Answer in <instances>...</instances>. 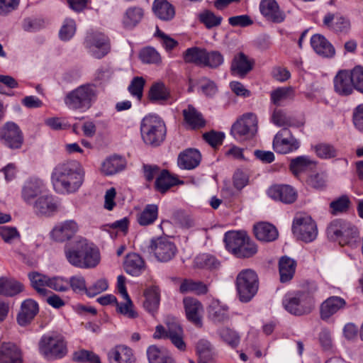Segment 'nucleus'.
Masks as SVG:
<instances>
[{
  "mask_svg": "<svg viewBox=\"0 0 363 363\" xmlns=\"http://www.w3.org/2000/svg\"><path fill=\"white\" fill-rule=\"evenodd\" d=\"M84 172L80 164L71 160L58 164L53 169L51 179L56 191L72 194L84 182Z\"/></svg>",
  "mask_w": 363,
  "mask_h": 363,
  "instance_id": "1",
  "label": "nucleus"
},
{
  "mask_svg": "<svg viewBox=\"0 0 363 363\" xmlns=\"http://www.w3.org/2000/svg\"><path fill=\"white\" fill-rule=\"evenodd\" d=\"M65 255L71 265L81 269L94 267L100 261L98 249L89 245L84 238L66 244Z\"/></svg>",
  "mask_w": 363,
  "mask_h": 363,
  "instance_id": "2",
  "label": "nucleus"
},
{
  "mask_svg": "<svg viewBox=\"0 0 363 363\" xmlns=\"http://www.w3.org/2000/svg\"><path fill=\"white\" fill-rule=\"evenodd\" d=\"M97 97L96 85L86 83L69 91L64 98V102L69 109L84 112L92 106Z\"/></svg>",
  "mask_w": 363,
  "mask_h": 363,
  "instance_id": "3",
  "label": "nucleus"
},
{
  "mask_svg": "<svg viewBox=\"0 0 363 363\" xmlns=\"http://www.w3.org/2000/svg\"><path fill=\"white\" fill-rule=\"evenodd\" d=\"M140 132L145 143L158 146L165 138L166 126L160 117L155 114H150L142 120Z\"/></svg>",
  "mask_w": 363,
  "mask_h": 363,
  "instance_id": "4",
  "label": "nucleus"
},
{
  "mask_svg": "<svg viewBox=\"0 0 363 363\" xmlns=\"http://www.w3.org/2000/svg\"><path fill=\"white\" fill-rule=\"evenodd\" d=\"M282 304L291 314L302 315L312 311L315 307V298L310 292H289L284 296Z\"/></svg>",
  "mask_w": 363,
  "mask_h": 363,
  "instance_id": "5",
  "label": "nucleus"
},
{
  "mask_svg": "<svg viewBox=\"0 0 363 363\" xmlns=\"http://www.w3.org/2000/svg\"><path fill=\"white\" fill-rule=\"evenodd\" d=\"M317 168L316 161L306 155L291 159L289 164L291 173L296 178L303 177L306 184L314 189H318Z\"/></svg>",
  "mask_w": 363,
  "mask_h": 363,
  "instance_id": "6",
  "label": "nucleus"
},
{
  "mask_svg": "<svg viewBox=\"0 0 363 363\" xmlns=\"http://www.w3.org/2000/svg\"><path fill=\"white\" fill-rule=\"evenodd\" d=\"M39 353L48 360L62 359L67 353L64 337L59 334H47L38 342Z\"/></svg>",
  "mask_w": 363,
  "mask_h": 363,
  "instance_id": "7",
  "label": "nucleus"
},
{
  "mask_svg": "<svg viewBox=\"0 0 363 363\" xmlns=\"http://www.w3.org/2000/svg\"><path fill=\"white\" fill-rule=\"evenodd\" d=\"M235 285L240 301L247 303L258 291L257 275L252 269H243L238 274Z\"/></svg>",
  "mask_w": 363,
  "mask_h": 363,
  "instance_id": "8",
  "label": "nucleus"
},
{
  "mask_svg": "<svg viewBox=\"0 0 363 363\" xmlns=\"http://www.w3.org/2000/svg\"><path fill=\"white\" fill-rule=\"evenodd\" d=\"M292 232L297 239L310 242L316 238V224L311 216L304 213L295 215L292 223Z\"/></svg>",
  "mask_w": 363,
  "mask_h": 363,
  "instance_id": "9",
  "label": "nucleus"
},
{
  "mask_svg": "<svg viewBox=\"0 0 363 363\" xmlns=\"http://www.w3.org/2000/svg\"><path fill=\"white\" fill-rule=\"evenodd\" d=\"M257 130V119L252 113L242 116L233 125L231 134L238 140L249 139L255 135Z\"/></svg>",
  "mask_w": 363,
  "mask_h": 363,
  "instance_id": "10",
  "label": "nucleus"
},
{
  "mask_svg": "<svg viewBox=\"0 0 363 363\" xmlns=\"http://www.w3.org/2000/svg\"><path fill=\"white\" fill-rule=\"evenodd\" d=\"M150 250L156 259L161 262H167L172 260L178 251L175 243L167 236L152 240Z\"/></svg>",
  "mask_w": 363,
  "mask_h": 363,
  "instance_id": "11",
  "label": "nucleus"
},
{
  "mask_svg": "<svg viewBox=\"0 0 363 363\" xmlns=\"http://www.w3.org/2000/svg\"><path fill=\"white\" fill-rule=\"evenodd\" d=\"M84 45L90 54L97 59L104 57L110 50L108 39L101 33L89 32L86 34Z\"/></svg>",
  "mask_w": 363,
  "mask_h": 363,
  "instance_id": "12",
  "label": "nucleus"
},
{
  "mask_svg": "<svg viewBox=\"0 0 363 363\" xmlns=\"http://www.w3.org/2000/svg\"><path fill=\"white\" fill-rule=\"evenodd\" d=\"M153 337L155 339L169 338L179 350L186 349V344L183 340V330L177 323H168L167 329L162 325H157Z\"/></svg>",
  "mask_w": 363,
  "mask_h": 363,
  "instance_id": "13",
  "label": "nucleus"
},
{
  "mask_svg": "<svg viewBox=\"0 0 363 363\" xmlns=\"http://www.w3.org/2000/svg\"><path fill=\"white\" fill-rule=\"evenodd\" d=\"M273 147L277 153L287 154L296 150L299 147V142L288 128H284L274 136Z\"/></svg>",
  "mask_w": 363,
  "mask_h": 363,
  "instance_id": "14",
  "label": "nucleus"
},
{
  "mask_svg": "<svg viewBox=\"0 0 363 363\" xmlns=\"http://www.w3.org/2000/svg\"><path fill=\"white\" fill-rule=\"evenodd\" d=\"M0 140L11 149L20 148L23 139L19 127L13 122L6 123L0 130Z\"/></svg>",
  "mask_w": 363,
  "mask_h": 363,
  "instance_id": "15",
  "label": "nucleus"
},
{
  "mask_svg": "<svg viewBox=\"0 0 363 363\" xmlns=\"http://www.w3.org/2000/svg\"><path fill=\"white\" fill-rule=\"evenodd\" d=\"M33 213L38 216L51 217L59 208L57 200L51 195H43L31 204Z\"/></svg>",
  "mask_w": 363,
  "mask_h": 363,
  "instance_id": "16",
  "label": "nucleus"
},
{
  "mask_svg": "<svg viewBox=\"0 0 363 363\" xmlns=\"http://www.w3.org/2000/svg\"><path fill=\"white\" fill-rule=\"evenodd\" d=\"M78 225L73 220H68L56 225L50 232V237L56 242L70 240L77 232Z\"/></svg>",
  "mask_w": 363,
  "mask_h": 363,
  "instance_id": "17",
  "label": "nucleus"
},
{
  "mask_svg": "<svg viewBox=\"0 0 363 363\" xmlns=\"http://www.w3.org/2000/svg\"><path fill=\"white\" fill-rule=\"evenodd\" d=\"M0 363H24L21 348L13 342L0 345Z\"/></svg>",
  "mask_w": 363,
  "mask_h": 363,
  "instance_id": "18",
  "label": "nucleus"
},
{
  "mask_svg": "<svg viewBox=\"0 0 363 363\" xmlns=\"http://www.w3.org/2000/svg\"><path fill=\"white\" fill-rule=\"evenodd\" d=\"M268 195L274 200L284 203H292L297 199V192L288 184L274 185L268 190Z\"/></svg>",
  "mask_w": 363,
  "mask_h": 363,
  "instance_id": "19",
  "label": "nucleus"
},
{
  "mask_svg": "<svg viewBox=\"0 0 363 363\" xmlns=\"http://www.w3.org/2000/svg\"><path fill=\"white\" fill-rule=\"evenodd\" d=\"M359 240V232L357 227L344 220L341 234H340L337 241L338 245L342 247H354Z\"/></svg>",
  "mask_w": 363,
  "mask_h": 363,
  "instance_id": "20",
  "label": "nucleus"
},
{
  "mask_svg": "<svg viewBox=\"0 0 363 363\" xmlns=\"http://www.w3.org/2000/svg\"><path fill=\"white\" fill-rule=\"evenodd\" d=\"M255 62L250 59L243 52H239L235 55L230 65L232 74L244 77L253 68Z\"/></svg>",
  "mask_w": 363,
  "mask_h": 363,
  "instance_id": "21",
  "label": "nucleus"
},
{
  "mask_svg": "<svg viewBox=\"0 0 363 363\" xmlns=\"http://www.w3.org/2000/svg\"><path fill=\"white\" fill-rule=\"evenodd\" d=\"M43 182L38 179H30L28 180L22 189V198L29 205L34 202L35 198L41 196L44 190Z\"/></svg>",
  "mask_w": 363,
  "mask_h": 363,
  "instance_id": "22",
  "label": "nucleus"
},
{
  "mask_svg": "<svg viewBox=\"0 0 363 363\" xmlns=\"http://www.w3.org/2000/svg\"><path fill=\"white\" fill-rule=\"evenodd\" d=\"M39 311L38 304L33 299H26L21 303L17 315V322L21 326H26L34 319Z\"/></svg>",
  "mask_w": 363,
  "mask_h": 363,
  "instance_id": "23",
  "label": "nucleus"
},
{
  "mask_svg": "<svg viewBox=\"0 0 363 363\" xmlns=\"http://www.w3.org/2000/svg\"><path fill=\"white\" fill-rule=\"evenodd\" d=\"M184 121L185 125L191 130H198L202 128L206 125V121L203 115L192 105L188 106L182 111Z\"/></svg>",
  "mask_w": 363,
  "mask_h": 363,
  "instance_id": "24",
  "label": "nucleus"
},
{
  "mask_svg": "<svg viewBox=\"0 0 363 363\" xmlns=\"http://www.w3.org/2000/svg\"><path fill=\"white\" fill-rule=\"evenodd\" d=\"M123 268L127 274L133 277H138L145 271V262L138 254L130 253L125 257Z\"/></svg>",
  "mask_w": 363,
  "mask_h": 363,
  "instance_id": "25",
  "label": "nucleus"
},
{
  "mask_svg": "<svg viewBox=\"0 0 363 363\" xmlns=\"http://www.w3.org/2000/svg\"><path fill=\"white\" fill-rule=\"evenodd\" d=\"M144 10L140 6H130L124 12L121 23L123 27L126 30H133L143 20Z\"/></svg>",
  "mask_w": 363,
  "mask_h": 363,
  "instance_id": "26",
  "label": "nucleus"
},
{
  "mask_svg": "<svg viewBox=\"0 0 363 363\" xmlns=\"http://www.w3.org/2000/svg\"><path fill=\"white\" fill-rule=\"evenodd\" d=\"M183 302L187 319L196 325L201 326V312L203 307L201 302L191 297L184 298Z\"/></svg>",
  "mask_w": 363,
  "mask_h": 363,
  "instance_id": "27",
  "label": "nucleus"
},
{
  "mask_svg": "<svg viewBox=\"0 0 363 363\" xmlns=\"http://www.w3.org/2000/svg\"><path fill=\"white\" fill-rule=\"evenodd\" d=\"M346 301L339 296H330L320 306V318L325 320L340 309L345 308Z\"/></svg>",
  "mask_w": 363,
  "mask_h": 363,
  "instance_id": "28",
  "label": "nucleus"
},
{
  "mask_svg": "<svg viewBox=\"0 0 363 363\" xmlns=\"http://www.w3.org/2000/svg\"><path fill=\"white\" fill-rule=\"evenodd\" d=\"M350 72L340 70L334 78L335 91L340 95L348 96L353 91Z\"/></svg>",
  "mask_w": 363,
  "mask_h": 363,
  "instance_id": "29",
  "label": "nucleus"
},
{
  "mask_svg": "<svg viewBox=\"0 0 363 363\" xmlns=\"http://www.w3.org/2000/svg\"><path fill=\"white\" fill-rule=\"evenodd\" d=\"M259 8L261 13L273 22L281 23L284 20L285 15L279 10L275 0H262Z\"/></svg>",
  "mask_w": 363,
  "mask_h": 363,
  "instance_id": "30",
  "label": "nucleus"
},
{
  "mask_svg": "<svg viewBox=\"0 0 363 363\" xmlns=\"http://www.w3.org/2000/svg\"><path fill=\"white\" fill-rule=\"evenodd\" d=\"M110 363H133L134 357L132 350L125 345H117L108 352Z\"/></svg>",
  "mask_w": 363,
  "mask_h": 363,
  "instance_id": "31",
  "label": "nucleus"
},
{
  "mask_svg": "<svg viewBox=\"0 0 363 363\" xmlns=\"http://www.w3.org/2000/svg\"><path fill=\"white\" fill-rule=\"evenodd\" d=\"M201 160V155L196 149H189L180 153L178 157V165L185 169H192L196 167Z\"/></svg>",
  "mask_w": 363,
  "mask_h": 363,
  "instance_id": "32",
  "label": "nucleus"
},
{
  "mask_svg": "<svg viewBox=\"0 0 363 363\" xmlns=\"http://www.w3.org/2000/svg\"><path fill=\"white\" fill-rule=\"evenodd\" d=\"M296 265V262L287 256H283L279 259V272L281 283L289 282L293 279Z\"/></svg>",
  "mask_w": 363,
  "mask_h": 363,
  "instance_id": "33",
  "label": "nucleus"
},
{
  "mask_svg": "<svg viewBox=\"0 0 363 363\" xmlns=\"http://www.w3.org/2000/svg\"><path fill=\"white\" fill-rule=\"evenodd\" d=\"M295 96V90L293 87H279L271 92L270 99L275 106H280L294 101Z\"/></svg>",
  "mask_w": 363,
  "mask_h": 363,
  "instance_id": "34",
  "label": "nucleus"
},
{
  "mask_svg": "<svg viewBox=\"0 0 363 363\" xmlns=\"http://www.w3.org/2000/svg\"><path fill=\"white\" fill-rule=\"evenodd\" d=\"M246 235L247 233L242 231L227 232L224 237V242L227 250L236 257L241 245L245 243Z\"/></svg>",
  "mask_w": 363,
  "mask_h": 363,
  "instance_id": "35",
  "label": "nucleus"
},
{
  "mask_svg": "<svg viewBox=\"0 0 363 363\" xmlns=\"http://www.w3.org/2000/svg\"><path fill=\"white\" fill-rule=\"evenodd\" d=\"M255 237L260 241L272 242L278 238V231L275 226L269 223H260L255 225Z\"/></svg>",
  "mask_w": 363,
  "mask_h": 363,
  "instance_id": "36",
  "label": "nucleus"
},
{
  "mask_svg": "<svg viewBox=\"0 0 363 363\" xmlns=\"http://www.w3.org/2000/svg\"><path fill=\"white\" fill-rule=\"evenodd\" d=\"M155 14L162 21H170L175 16V9L167 0H155L152 5Z\"/></svg>",
  "mask_w": 363,
  "mask_h": 363,
  "instance_id": "37",
  "label": "nucleus"
},
{
  "mask_svg": "<svg viewBox=\"0 0 363 363\" xmlns=\"http://www.w3.org/2000/svg\"><path fill=\"white\" fill-rule=\"evenodd\" d=\"M145 301L143 306L146 311L151 314H154L157 311L160 305V290L156 286H152L145 289L144 291Z\"/></svg>",
  "mask_w": 363,
  "mask_h": 363,
  "instance_id": "38",
  "label": "nucleus"
},
{
  "mask_svg": "<svg viewBox=\"0 0 363 363\" xmlns=\"http://www.w3.org/2000/svg\"><path fill=\"white\" fill-rule=\"evenodd\" d=\"M147 355L150 363H174L166 350L155 345H151L147 348Z\"/></svg>",
  "mask_w": 363,
  "mask_h": 363,
  "instance_id": "39",
  "label": "nucleus"
},
{
  "mask_svg": "<svg viewBox=\"0 0 363 363\" xmlns=\"http://www.w3.org/2000/svg\"><path fill=\"white\" fill-rule=\"evenodd\" d=\"M182 294L193 293L196 295H204L208 292V286L200 281L185 279L179 286Z\"/></svg>",
  "mask_w": 363,
  "mask_h": 363,
  "instance_id": "40",
  "label": "nucleus"
},
{
  "mask_svg": "<svg viewBox=\"0 0 363 363\" xmlns=\"http://www.w3.org/2000/svg\"><path fill=\"white\" fill-rule=\"evenodd\" d=\"M32 286L42 296H46L50 292L45 287H49L51 277L40 274L38 272H31L28 274Z\"/></svg>",
  "mask_w": 363,
  "mask_h": 363,
  "instance_id": "41",
  "label": "nucleus"
},
{
  "mask_svg": "<svg viewBox=\"0 0 363 363\" xmlns=\"http://www.w3.org/2000/svg\"><path fill=\"white\" fill-rule=\"evenodd\" d=\"M208 313L210 319L214 323L225 322L229 318L228 307L221 305L218 301L211 303Z\"/></svg>",
  "mask_w": 363,
  "mask_h": 363,
  "instance_id": "42",
  "label": "nucleus"
},
{
  "mask_svg": "<svg viewBox=\"0 0 363 363\" xmlns=\"http://www.w3.org/2000/svg\"><path fill=\"white\" fill-rule=\"evenodd\" d=\"M180 183L182 184L183 182L171 176L168 171L162 170L157 177L155 186L157 191L164 194L172 186Z\"/></svg>",
  "mask_w": 363,
  "mask_h": 363,
  "instance_id": "43",
  "label": "nucleus"
},
{
  "mask_svg": "<svg viewBox=\"0 0 363 363\" xmlns=\"http://www.w3.org/2000/svg\"><path fill=\"white\" fill-rule=\"evenodd\" d=\"M125 167L124 160L119 156L107 158L101 165V171L106 175H112L123 170Z\"/></svg>",
  "mask_w": 363,
  "mask_h": 363,
  "instance_id": "44",
  "label": "nucleus"
},
{
  "mask_svg": "<svg viewBox=\"0 0 363 363\" xmlns=\"http://www.w3.org/2000/svg\"><path fill=\"white\" fill-rule=\"evenodd\" d=\"M158 217V206L155 204H147L138 215L137 220L140 225L146 226L152 224Z\"/></svg>",
  "mask_w": 363,
  "mask_h": 363,
  "instance_id": "45",
  "label": "nucleus"
},
{
  "mask_svg": "<svg viewBox=\"0 0 363 363\" xmlns=\"http://www.w3.org/2000/svg\"><path fill=\"white\" fill-rule=\"evenodd\" d=\"M23 291V285L15 280L0 278V295L13 296Z\"/></svg>",
  "mask_w": 363,
  "mask_h": 363,
  "instance_id": "46",
  "label": "nucleus"
},
{
  "mask_svg": "<svg viewBox=\"0 0 363 363\" xmlns=\"http://www.w3.org/2000/svg\"><path fill=\"white\" fill-rule=\"evenodd\" d=\"M205 49L199 47H191L186 49L182 54V57L186 63H192L203 66Z\"/></svg>",
  "mask_w": 363,
  "mask_h": 363,
  "instance_id": "47",
  "label": "nucleus"
},
{
  "mask_svg": "<svg viewBox=\"0 0 363 363\" xmlns=\"http://www.w3.org/2000/svg\"><path fill=\"white\" fill-rule=\"evenodd\" d=\"M148 97L152 102L164 101L169 99V91L163 83L157 82L151 86Z\"/></svg>",
  "mask_w": 363,
  "mask_h": 363,
  "instance_id": "48",
  "label": "nucleus"
},
{
  "mask_svg": "<svg viewBox=\"0 0 363 363\" xmlns=\"http://www.w3.org/2000/svg\"><path fill=\"white\" fill-rule=\"evenodd\" d=\"M199 363H210L213 359L212 346L209 341L200 340L196 344Z\"/></svg>",
  "mask_w": 363,
  "mask_h": 363,
  "instance_id": "49",
  "label": "nucleus"
},
{
  "mask_svg": "<svg viewBox=\"0 0 363 363\" xmlns=\"http://www.w3.org/2000/svg\"><path fill=\"white\" fill-rule=\"evenodd\" d=\"M351 201L347 195H342L330 203V213L333 215L344 213L350 209Z\"/></svg>",
  "mask_w": 363,
  "mask_h": 363,
  "instance_id": "50",
  "label": "nucleus"
},
{
  "mask_svg": "<svg viewBox=\"0 0 363 363\" xmlns=\"http://www.w3.org/2000/svg\"><path fill=\"white\" fill-rule=\"evenodd\" d=\"M223 62L224 57L220 52L216 50L208 52L205 49L203 66L215 69L220 66Z\"/></svg>",
  "mask_w": 363,
  "mask_h": 363,
  "instance_id": "51",
  "label": "nucleus"
},
{
  "mask_svg": "<svg viewBox=\"0 0 363 363\" xmlns=\"http://www.w3.org/2000/svg\"><path fill=\"white\" fill-rule=\"evenodd\" d=\"M343 221L344 220L342 219H335L328 224L325 229V234L330 241L337 243L340 234H341Z\"/></svg>",
  "mask_w": 363,
  "mask_h": 363,
  "instance_id": "52",
  "label": "nucleus"
},
{
  "mask_svg": "<svg viewBox=\"0 0 363 363\" xmlns=\"http://www.w3.org/2000/svg\"><path fill=\"white\" fill-rule=\"evenodd\" d=\"M140 59L146 64H159L162 61L160 54L152 47H147L140 50Z\"/></svg>",
  "mask_w": 363,
  "mask_h": 363,
  "instance_id": "53",
  "label": "nucleus"
},
{
  "mask_svg": "<svg viewBox=\"0 0 363 363\" xmlns=\"http://www.w3.org/2000/svg\"><path fill=\"white\" fill-rule=\"evenodd\" d=\"M0 237L8 244L21 241V235L17 228L11 226H1Z\"/></svg>",
  "mask_w": 363,
  "mask_h": 363,
  "instance_id": "54",
  "label": "nucleus"
},
{
  "mask_svg": "<svg viewBox=\"0 0 363 363\" xmlns=\"http://www.w3.org/2000/svg\"><path fill=\"white\" fill-rule=\"evenodd\" d=\"M199 19L201 23L210 29L220 25L222 17L216 16L212 11L206 10L199 15Z\"/></svg>",
  "mask_w": 363,
  "mask_h": 363,
  "instance_id": "55",
  "label": "nucleus"
},
{
  "mask_svg": "<svg viewBox=\"0 0 363 363\" xmlns=\"http://www.w3.org/2000/svg\"><path fill=\"white\" fill-rule=\"evenodd\" d=\"M196 265L200 268L216 269L219 267L220 263L217 259L209 254H201L195 259Z\"/></svg>",
  "mask_w": 363,
  "mask_h": 363,
  "instance_id": "56",
  "label": "nucleus"
},
{
  "mask_svg": "<svg viewBox=\"0 0 363 363\" xmlns=\"http://www.w3.org/2000/svg\"><path fill=\"white\" fill-rule=\"evenodd\" d=\"M218 334L220 337L231 347H236L240 342L238 335L228 328H221L218 329Z\"/></svg>",
  "mask_w": 363,
  "mask_h": 363,
  "instance_id": "57",
  "label": "nucleus"
},
{
  "mask_svg": "<svg viewBox=\"0 0 363 363\" xmlns=\"http://www.w3.org/2000/svg\"><path fill=\"white\" fill-rule=\"evenodd\" d=\"M257 252L256 245L250 240L247 235L245 238V243L241 245L236 255L238 258H249L255 255Z\"/></svg>",
  "mask_w": 363,
  "mask_h": 363,
  "instance_id": "58",
  "label": "nucleus"
},
{
  "mask_svg": "<svg viewBox=\"0 0 363 363\" xmlns=\"http://www.w3.org/2000/svg\"><path fill=\"white\" fill-rule=\"evenodd\" d=\"M145 84V80L143 77H135L132 79L128 89L133 96L135 97L138 100H141Z\"/></svg>",
  "mask_w": 363,
  "mask_h": 363,
  "instance_id": "59",
  "label": "nucleus"
},
{
  "mask_svg": "<svg viewBox=\"0 0 363 363\" xmlns=\"http://www.w3.org/2000/svg\"><path fill=\"white\" fill-rule=\"evenodd\" d=\"M125 299L124 303H116L117 311L129 318H135L138 316L137 312L133 309V304L128 296V298H123Z\"/></svg>",
  "mask_w": 363,
  "mask_h": 363,
  "instance_id": "60",
  "label": "nucleus"
},
{
  "mask_svg": "<svg viewBox=\"0 0 363 363\" xmlns=\"http://www.w3.org/2000/svg\"><path fill=\"white\" fill-rule=\"evenodd\" d=\"M353 89L363 93V67L356 66L350 71Z\"/></svg>",
  "mask_w": 363,
  "mask_h": 363,
  "instance_id": "61",
  "label": "nucleus"
},
{
  "mask_svg": "<svg viewBox=\"0 0 363 363\" xmlns=\"http://www.w3.org/2000/svg\"><path fill=\"white\" fill-rule=\"evenodd\" d=\"M335 54L333 45L322 35L319 34V55L330 58Z\"/></svg>",
  "mask_w": 363,
  "mask_h": 363,
  "instance_id": "62",
  "label": "nucleus"
},
{
  "mask_svg": "<svg viewBox=\"0 0 363 363\" xmlns=\"http://www.w3.org/2000/svg\"><path fill=\"white\" fill-rule=\"evenodd\" d=\"M69 290L71 289L74 293L84 292L86 294L87 287L86 281L82 275H74L69 279Z\"/></svg>",
  "mask_w": 363,
  "mask_h": 363,
  "instance_id": "63",
  "label": "nucleus"
},
{
  "mask_svg": "<svg viewBox=\"0 0 363 363\" xmlns=\"http://www.w3.org/2000/svg\"><path fill=\"white\" fill-rule=\"evenodd\" d=\"M49 288L58 292H66L69 291V279L63 277H51L50 282H49Z\"/></svg>",
  "mask_w": 363,
  "mask_h": 363,
  "instance_id": "64",
  "label": "nucleus"
}]
</instances>
